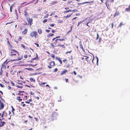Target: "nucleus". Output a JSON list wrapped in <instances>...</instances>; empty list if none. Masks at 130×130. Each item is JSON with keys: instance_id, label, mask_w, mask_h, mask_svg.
I'll return each instance as SVG.
<instances>
[{"instance_id": "obj_6", "label": "nucleus", "mask_w": 130, "mask_h": 130, "mask_svg": "<svg viewBox=\"0 0 130 130\" xmlns=\"http://www.w3.org/2000/svg\"><path fill=\"white\" fill-rule=\"evenodd\" d=\"M26 19L27 20V21L28 22V25H29L30 26H31V25L32 24V18H29L28 17H26Z\"/></svg>"}, {"instance_id": "obj_38", "label": "nucleus", "mask_w": 130, "mask_h": 130, "mask_svg": "<svg viewBox=\"0 0 130 130\" xmlns=\"http://www.w3.org/2000/svg\"><path fill=\"white\" fill-rule=\"evenodd\" d=\"M58 69L57 68H55L53 71V72H56L58 71Z\"/></svg>"}, {"instance_id": "obj_27", "label": "nucleus", "mask_w": 130, "mask_h": 130, "mask_svg": "<svg viewBox=\"0 0 130 130\" xmlns=\"http://www.w3.org/2000/svg\"><path fill=\"white\" fill-rule=\"evenodd\" d=\"M72 26H71V29L70 30H69L67 33V34H69V33L70 32H71V31H72Z\"/></svg>"}, {"instance_id": "obj_56", "label": "nucleus", "mask_w": 130, "mask_h": 130, "mask_svg": "<svg viewBox=\"0 0 130 130\" xmlns=\"http://www.w3.org/2000/svg\"><path fill=\"white\" fill-rule=\"evenodd\" d=\"M65 80L66 82L67 83V82H68V78H65Z\"/></svg>"}, {"instance_id": "obj_26", "label": "nucleus", "mask_w": 130, "mask_h": 130, "mask_svg": "<svg viewBox=\"0 0 130 130\" xmlns=\"http://www.w3.org/2000/svg\"><path fill=\"white\" fill-rule=\"evenodd\" d=\"M22 39V38L21 37H18V40L21 41V40Z\"/></svg>"}, {"instance_id": "obj_5", "label": "nucleus", "mask_w": 130, "mask_h": 130, "mask_svg": "<svg viewBox=\"0 0 130 130\" xmlns=\"http://www.w3.org/2000/svg\"><path fill=\"white\" fill-rule=\"evenodd\" d=\"M66 38L64 36L62 39H57L55 40L54 42L53 43L55 45H56L58 43V40L60 41H63L65 40Z\"/></svg>"}, {"instance_id": "obj_31", "label": "nucleus", "mask_w": 130, "mask_h": 130, "mask_svg": "<svg viewBox=\"0 0 130 130\" xmlns=\"http://www.w3.org/2000/svg\"><path fill=\"white\" fill-rule=\"evenodd\" d=\"M123 24L122 23V22L119 25L118 27H120L122 25H123Z\"/></svg>"}, {"instance_id": "obj_13", "label": "nucleus", "mask_w": 130, "mask_h": 130, "mask_svg": "<svg viewBox=\"0 0 130 130\" xmlns=\"http://www.w3.org/2000/svg\"><path fill=\"white\" fill-rule=\"evenodd\" d=\"M28 31V29L27 28H25L24 29L22 33L23 35H25L27 33Z\"/></svg>"}, {"instance_id": "obj_50", "label": "nucleus", "mask_w": 130, "mask_h": 130, "mask_svg": "<svg viewBox=\"0 0 130 130\" xmlns=\"http://www.w3.org/2000/svg\"><path fill=\"white\" fill-rule=\"evenodd\" d=\"M58 23H62V21L61 20H59V21H58Z\"/></svg>"}, {"instance_id": "obj_40", "label": "nucleus", "mask_w": 130, "mask_h": 130, "mask_svg": "<svg viewBox=\"0 0 130 130\" xmlns=\"http://www.w3.org/2000/svg\"><path fill=\"white\" fill-rule=\"evenodd\" d=\"M99 35L98 34V33H97V37H96V40H97L99 38Z\"/></svg>"}, {"instance_id": "obj_18", "label": "nucleus", "mask_w": 130, "mask_h": 130, "mask_svg": "<svg viewBox=\"0 0 130 130\" xmlns=\"http://www.w3.org/2000/svg\"><path fill=\"white\" fill-rule=\"evenodd\" d=\"M93 1H91L90 2H84L82 3H80V4H87V3H93Z\"/></svg>"}, {"instance_id": "obj_23", "label": "nucleus", "mask_w": 130, "mask_h": 130, "mask_svg": "<svg viewBox=\"0 0 130 130\" xmlns=\"http://www.w3.org/2000/svg\"><path fill=\"white\" fill-rule=\"evenodd\" d=\"M125 10L127 12H130V5L128 8H126Z\"/></svg>"}, {"instance_id": "obj_3", "label": "nucleus", "mask_w": 130, "mask_h": 130, "mask_svg": "<svg viewBox=\"0 0 130 130\" xmlns=\"http://www.w3.org/2000/svg\"><path fill=\"white\" fill-rule=\"evenodd\" d=\"M2 119H0V120H4L5 119H8L10 120L11 119V115H8L5 111H3L1 115Z\"/></svg>"}, {"instance_id": "obj_46", "label": "nucleus", "mask_w": 130, "mask_h": 130, "mask_svg": "<svg viewBox=\"0 0 130 130\" xmlns=\"http://www.w3.org/2000/svg\"><path fill=\"white\" fill-rule=\"evenodd\" d=\"M101 41H102L101 38V37H100L99 39V42L100 43L101 42Z\"/></svg>"}, {"instance_id": "obj_43", "label": "nucleus", "mask_w": 130, "mask_h": 130, "mask_svg": "<svg viewBox=\"0 0 130 130\" xmlns=\"http://www.w3.org/2000/svg\"><path fill=\"white\" fill-rule=\"evenodd\" d=\"M34 44L36 45V46L37 47H39V44H37V43H35Z\"/></svg>"}, {"instance_id": "obj_33", "label": "nucleus", "mask_w": 130, "mask_h": 130, "mask_svg": "<svg viewBox=\"0 0 130 130\" xmlns=\"http://www.w3.org/2000/svg\"><path fill=\"white\" fill-rule=\"evenodd\" d=\"M24 15L25 16H26L28 15L27 13V12L26 11H24Z\"/></svg>"}, {"instance_id": "obj_1", "label": "nucleus", "mask_w": 130, "mask_h": 130, "mask_svg": "<svg viewBox=\"0 0 130 130\" xmlns=\"http://www.w3.org/2000/svg\"><path fill=\"white\" fill-rule=\"evenodd\" d=\"M9 54V56L13 59L10 60L11 61L19 60L21 59L19 56V52L15 50L12 49L10 50Z\"/></svg>"}, {"instance_id": "obj_28", "label": "nucleus", "mask_w": 130, "mask_h": 130, "mask_svg": "<svg viewBox=\"0 0 130 130\" xmlns=\"http://www.w3.org/2000/svg\"><path fill=\"white\" fill-rule=\"evenodd\" d=\"M54 35V34H48V35H47V36L48 37H49L50 36H52Z\"/></svg>"}, {"instance_id": "obj_42", "label": "nucleus", "mask_w": 130, "mask_h": 130, "mask_svg": "<svg viewBox=\"0 0 130 130\" xmlns=\"http://www.w3.org/2000/svg\"><path fill=\"white\" fill-rule=\"evenodd\" d=\"M21 46H22V47L24 48V49H25L26 48V47H25V46L23 44H22L21 45Z\"/></svg>"}, {"instance_id": "obj_51", "label": "nucleus", "mask_w": 130, "mask_h": 130, "mask_svg": "<svg viewBox=\"0 0 130 130\" xmlns=\"http://www.w3.org/2000/svg\"><path fill=\"white\" fill-rule=\"evenodd\" d=\"M26 69L29 70H32V68H26Z\"/></svg>"}, {"instance_id": "obj_19", "label": "nucleus", "mask_w": 130, "mask_h": 130, "mask_svg": "<svg viewBox=\"0 0 130 130\" xmlns=\"http://www.w3.org/2000/svg\"><path fill=\"white\" fill-rule=\"evenodd\" d=\"M57 46H60L62 48H65V46L64 45H61L60 44H58Z\"/></svg>"}, {"instance_id": "obj_4", "label": "nucleus", "mask_w": 130, "mask_h": 130, "mask_svg": "<svg viewBox=\"0 0 130 130\" xmlns=\"http://www.w3.org/2000/svg\"><path fill=\"white\" fill-rule=\"evenodd\" d=\"M38 35L37 32L35 31H32L30 32L29 34L30 38H34L36 39L37 38Z\"/></svg>"}, {"instance_id": "obj_62", "label": "nucleus", "mask_w": 130, "mask_h": 130, "mask_svg": "<svg viewBox=\"0 0 130 130\" xmlns=\"http://www.w3.org/2000/svg\"><path fill=\"white\" fill-rule=\"evenodd\" d=\"M77 17H75L74 18H73L72 19V20H75V19H76V18H77Z\"/></svg>"}, {"instance_id": "obj_12", "label": "nucleus", "mask_w": 130, "mask_h": 130, "mask_svg": "<svg viewBox=\"0 0 130 130\" xmlns=\"http://www.w3.org/2000/svg\"><path fill=\"white\" fill-rule=\"evenodd\" d=\"M18 84L19 85L16 86V87L17 88H23V86H22V84L21 83H18Z\"/></svg>"}, {"instance_id": "obj_7", "label": "nucleus", "mask_w": 130, "mask_h": 130, "mask_svg": "<svg viewBox=\"0 0 130 130\" xmlns=\"http://www.w3.org/2000/svg\"><path fill=\"white\" fill-rule=\"evenodd\" d=\"M55 64V62L54 61H51L50 62L49 65L47 66V67L50 69H51L54 66Z\"/></svg>"}, {"instance_id": "obj_8", "label": "nucleus", "mask_w": 130, "mask_h": 130, "mask_svg": "<svg viewBox=\"0 0 130 130\" xmlns=\"http://www.w3.org/2000/svg\"><path fill=\"white\" fill-rule=\"evenodd\" d=\"M7 44L9 48V50H12V49L13 48V47L12 46V44L10 42L8 39H7Z\"/></svg>"}, {"instance_id": "obj_63", "label": "nucleus", "mask_w": 130, "mask_h": 130, "mask_svg": "<svg viewBox=\"0 0 130 130\" xmlns=\"http://www.w3.org/2000/svg\"><path fill=\"white\" fill-rule=\"evenodd\" d=\"M76 16L79 15H80V14L79 13H77L76 14Z\"/></svg>"}, {"instance_id": "obj_36", "label": "nucleus", "mask_w": 130, "mask_h": 130, "mask_svg": "<svg viewBox=\"0 0 130 130\" xmlns=\"http://www.w3.org/2000/svg\"><path fill=\"white\" fill-rule=\"evenodd\" d=\"M5 74L7 77H8V71H5Z\"/></svg>"}, {"instance_id": "obj_34", "label": "nucleus", "mask_w": 130, "mask_h": 130, "mask_svg": "<svg viewBox=\"0 0 130 130\" xmlns=\"http://www.w3.org/2000/svg\"><path fill=\"white\" fill-rule=\"evenodd\" d=\"M84 56L85 57V60L88 61V57L86 56Z\"/></svg>"}, {"instance_id": "obj_2", "label": "nucleus", "mask_w": 130, "mask_h": 130, "mask_svg": "<svg viewBox=\"0 0 130 130\" xmlns=\"http://www.w3.org/2000/svg\"><path fill=\"white\" fill-rule=\"evenodd\" d=\"M9 61L6 62V61H5L3 64H2L0 71V75L1 76L4 75L3 74L4 72V71L5 69H6V67L8 68L9 67V66L8 64V63Z\"/></svg>"}, {"instance_id": "obj_20", "label": "nucleus", "mask_w": 130, "mask_h": 130, "mask_svg": "<svg viewBox=\"0 0 130 130\" xmlns=\"http://www.w3.org/2000/svg\"><path fill=\"white\" fill-rule=\"evenodd\" d=\"M11 108H12L11 111H12V113L13 115H14V111H15V109L12 106H11Z\"/></svg>"}, {"instance_id": "obj_47", "label": "nucleus", "mask_w": 130, "mask_h": 130, "mask_svg": "<svg viewBox=\"0 0 130 130\" xmlns=\"http://www.w3.org/2000/svg\"><path fill=\"white\" fill-rule=\"evenodd\" d=\"M36 65V64H35V65H32V64H29V66H31L32 67H33V66H35Z\"/></svg>"}, {"instance_id": "obj_35", "label": "nucleus", "mask_w": 130, "mask_h": 130, "mask_svg": "<svg viewBox=\"0 0 130 130\" xmlns=\"http://www.w3.org/2000/svg\"><path fill=\"white\" fill-rule=\"evenodd\" d=\"M58 61H59L60 62V64H62V61L60 59H58Z\"/></svg>"}, {"instance_id": "obj_22", "label": "nucleus", "mask_w": 130, "mask_h": 130, "mask_svg": "<svg viewBox=\"0 0 130 130\" xmlns=\"http://www.w3.org/2000/svg\"><path fill=\"white\" fill-rule=\"evenodd\" d=\"M58 2L57 1L53 2L52 3H51V5H55L57 4L58 3Z\"/></svg>"}, {"instance_id": "obj_52", "label": "nucleus", "mask_w": 130, "mask_h": 130, "mask_svg": "<svg viewBox=\"0 0 130 130\" xmlns=\"http://www.w3.org/2000/svg\"><path fill=\"white\" fill-rule=\"evenodd\" d=\"M45 31L48 33L50 31V30L48 29H46L45 30Z\"/></svg>"}, {"instance_id": "obj_55", "label": "nucleus", "mask_w": 130, "mask_h": 130, "mask_svg": "<svg viewBox=\"0 0 130 130\" xmlns=\"http://www.w3.org/2000/svg\"><path fill=\"white\" fill-rule=\"evenodd\" d=\"M67 60L66 59H64L63 60V61L64 62V63L66 61H67Z\"/></svg>"}, {"instance_id": "obj_64", "label": "nucleus", "mask_w": 130, "mask_h": 130, "mask_svg": "<svg viewBox=\"0 0 130 130\" xmlns=\"http://www.w3.org/2000/svg\"><path fill=\"white\" fill-rule=\"evenodd\" d=\"M55 13V12H52L50 14V16H52V14H54V13Z\"/></svg>"}, {"instance_id": "obj_61", "label": "nucleus", "mask_w": 130, "mask_h": 130, "mask_svg": "<svg viewBox=\"0 0 130 130\" xmlns=\"http://www.w3.org/2000/svg\"><path fill=\"white\" fill-rule=\"evenodd\" d=\"M0 93H1L2 95H3V92L1 90H0Z\"/></svg>"}, {"instance_id": "obj_49", "label": "nucleus", "mask_w": 130, "mask_h": 130, "mask_svg": "<svg viewBox=\"0 0 130 130\" xmlns=\"http://www.w3.org/2000/svg\"><path fill=\"white\" fill-rule=\"evenodd\" d=\"M0 86L2 87H4V86H3V85L2 84L0 83Z\"/></svg>"}, {"instance_id": "obj_53", "label": "nucleus", "mask_w": 130, "mask_h": 130, "mask_svg": "<svg viewBox=\"0 0 130 130\" xmlns=\"http://www.w3.org/2000/svg\"><path fill=\"white\" fill-rule=\"evenodd\" d=\"M30 94L31 95H34V94L33 92L31 91V92H30Z\"/></svg>"}, {"instance_id": "obj_14", "label": "nucleus", "mask_w": 130, "mask_h": 130, "mask_svg": "<svg viewBox=\"0 0 130 130\" xmlns=\"http://www.w3.org/2000/svg\"><path fill=\"white\" fill-rule=\"evenodd\" d=\"M68 72V70H64L63 71H62L61 73V75H63Z\"/></svg>"}, {"instance_id": "obj_44", "label": "nucleus", "mask_w": 130, "mask_h": 130, "mask_svg": "<svg viewBox=\"0 0 130 130\" xmlns=\"http://www.w3.org/2000/svg\"><path fill=\"white\" fill-rule=\"evenodd\" d=\"M83 21H81V22H79L78 23V24L77 25V26H79V25L80 24V23H82L83 22Z\"/></svg>"}, {"instance_id": "obj_21", "label": "nucleus", "mask_w": 130, "mask_h": 130, "mask_svg": "<svg viewBox=\"0 0 130 130\" xmlns=\"http://www.w3.org/2000/svg\"><path fill=\"white\" fill-rule=\"evenodd\" d=\"M51 47L52 48H54L56 46H55L54 43H50Z\"/></svg>"}, {"instance_id": "obj_17", "label": "nucleus", "mask_w": 130, "mask_h": 130, "mask_svg": "<svg viewBox=\"0 0 130 130\" xmlns=\"http://www.w3.org/2000/svg\"><path fill=\"white\" fill-rule=\"evenodd\" d=\"M36 57H35L32 59H31V61H29L30 62H32L33 60H36L37 59H38V56L37 54H36Z\"/></svg>"}, {"instance_id": "obj_25", "label": "nucleus", "mask_w": 130, "mask_h": 130, "mask_svg": "<svg viewBox=\"0 0 130 130\" xmlns=\"http://www.w3.org/2000/svg\"><path fill=\"white\" fill-rule=\"evenodd\" d=\"M38 32L39 34H41L42 33V30L41 29H38Z\"/></svg>"}, {"instance_id": "obj_57", "label": "nucleus", "mask_w": 130, "mask_h": 130, "mask_svg": "<svg viewBox=\"0 0 130 130\" xmlns=\"http://www.w3.org/2000/svg\"><path fill=\"white\" fill-rule=\"evenodd\" d=\"M18 95H23V93H22V94H21V93H19L18 94Z\"/></svg>"}, {"instance_id": "obj_41", "label": "nucleus", "mask_w": 130, "mask_h": 130, "mask_svg": "<svg viewBox=\"0 0 130 130\" xmlns=\"http://www.w3.org/2000/svg\"><path fill=\"white\" fill-rule=\"evenodd\" d=\"M47 21V19H45L43 21V23H45Z\"/></svg>"}, {"instance_id": "obj_48", "label": "nucleus", "mask_w": 130, "mask_h": 130, "mask_svg": "<svg viewBox=\"0 0 130 130\" xmlns=\"http://www.w3.org/2000/svg\"><path fill=\"white\" fill-rule=\"evenodd\" d=\"M50 25V26L53 27H54L55 25V24H51Z\"/></svg>"}, {"instance_id": "obj_16", "label": "nucleus", "mask_w": 130, "mask_h": 130, "mask_svg": "<svg viewBox=\"0 0 130 130\" xmlns=\"http://www.w3.org/2000/svg\"><path fill=\"white\" fill-rule=\"evenodd\" d=\"M31 82H33L35 83L36 82V80L33 77H30L29 78Z\"/></svg>"}, {"instance_id": "obj_29", "label": "nucleus", "mask_w": 130, "mask_h": 130, "mask_svg": "<svg viewBox=\"0 0 130 130\" xmlns=\"http://www.w3.org/2000/svg\"><path fill=\"white\" fill-rule=\"evenodd\" d=\"M71 11H72V10H67L65 11L64 12V13H68L69 12H71Z\"/></svg>"}, {"instance_id": "obj_9", "label": "nucleus", "mask_w": 130, "mask_h": 130, "mask_svg": "<svg viewBox=\"0 0 130 130\" xmlns=\"http://www.w3.org/2000/svg\"><path fill=\"white\" fill-rule=\"evenodd\" d=\"M79 46H80V48L82 49V51L84 52H85V50L83 48V47L82 45V42L81 41H80L79 42Z\"/></svg>"}, {"instance_id": "obj_15", "label": "nucleus", "mask_w": 130, "mask_h": 130, "mask_svg": "<svg viewBox=\"0 0 130 130\" xmlns=\"http://www.w3.org/2000/svg\"><path fill=\"white\" fill-rule=\"evenodd\" d=\"M16 99L19 102H20L22 100V97L20 96H17Z\"/></svg>"}, {"instance_id": "obj_60", "label": "nucleus", "mask_w": 130, "mask_h": 130, "mask_svg": "<svg viewBox=\"0 0 130 130\" xmlns=\"http://www.w3.org/2000/svg\"><path fill=\"white\" fill-rule=\"evenodd\" d=\"M73 73L75 75H76V73L75 71H73Z\"/></svg>"}, {"instance_id": "obj_54", "label": "nucleus", "mask_w": 130, "mask_h": 130, "mask_svg": "<svg viewBox=\"0 0 130 130\" xmlns=\"http://www.w3.org/2000/svg\"><path fill=\"white\" fill-rule=\"evenodd\" d=\"M11 83L13 86H15L13 82H11Z\"/></svg>"}, {"instance_id": "obj_37", "label": "nucleus", "mask_w": 130, "mask_h": 130, "mask_svg": "<svg viewBox=\"0 0 130 130\" xmlns=\"http://www.w3.org/2000/svg\"><path fill=\"white\" fill-rule=\"evenodd\" d=\"M28 56V54H25L24 55V57L25 58H27Z\"/></svg>"}, {"instance_id": "obj_39", "label": "nucleus", "mask_w": 130, "mask_h": 130, "mask_svg": "<svg viewBox=\"0 0 130 130\" xmlns=\"http://www.w3.org/2000/svg\"><path fill=\"white\" fill-rule=\"evenodd\" d=\"M55 55L54 54H52L51 55V56L52 57V58L54 59L55 58Z\"/></svg>"}, {"instance_id": "obj_10", "label": "nucleus", "mask_w": 130, "mask_h": 130, "mask_svg": "<svg viewBox=\"0 0 130 130\" xmlns=\"http://www.w3.org/2000/svg\"><path fill=\"white\" fill-rule=\"evenodd\" d=\"M4 105L3 102L2 101L0 102V110H1L4 107Z\"/></svg>"}, {"instance_id": "obj_11", "label": "nucleus", "mask_w": 130, "mask_h": 130, "mask_svg": "<svg viewBox=\"0 0 130 130\" xmlns=\"http://www.w3.org/2000/svg\"><path fill=\"white\" fill-rule=\"evenodd\" d=\"M2 120H0V127H2L6 124L5 122L2 121Z\"/></svg>"}, {"instance_id": "obj_45", "label": "nucleus", "mask_w": 130, "mask_h": 130, "mask_svg": "<svg viewBox=\"0 0 130 130\" xmlns=\"http://www.w3.org/2000/svg\"><path fill=\"white\" fill-rule=\"evenodd\" d=\"M48 16V14H46V15L44 17V18H47Z\"/></svg>"}, {"instance_id": "obj_59", "label": "nucleus", "mask_w": 130, "mask_h": 130, "mask_svg": "<svg viewBox=\"0 0 130 130\" xmlns=\"http://www.w3.org/2000/svg\"><path fill=\"white\" fill-rule=\"evenodd\" d=\"M70 66V65H69V64H68L67 66V68H69Z\"/></svg>"}, {"instance_id": "obj_32", "label": "nucleus", "mask_w": 130, "mask_h": 130, "mask_svg": "<svg viewBox=\"0 0 130 130\" xmlns=\"http://www.w3.org/2000/svg\"><path fill=\"white\" fill-rule=\"evenodd\" d=\"M71 14H68L67 16L64 17L65 18H68L71 17Z\"/></svg>"}, {"instance_id": "obj_58", "label": "nucleus", "mask_w": 130, "mask_h": 130, "mask_svg": "<svg viewBox=\"0 0 130 130\" xmlns=\"http://www.w3.org/2000/svg\"><path fill=\"white\" fill-rule=\"evenodd\" d=\"M55 31H56L54 30H53L52 31V33H54L55 32Z\"/></svg>"}, {"instance_id": "obj_24", "label": "nucleus", "mask_w": 130, "mask_h": 130, "mask_svg": "<svg viewBox=\"0 0 130 130\" xmlns=\"http://www.w3.org/2000/svg\"><path fill=\"white\" fill-rule=\"evenodd\" d=\"M120 14V13L119 12H116L114 15V17H115L116 16H118Z\"/></svg>"}, {"instance_id": "obj_30", "label": "nucleus", "mask_w": 130, "mask_h": 130, "mask_svg": "<svg viewBox=\"0 0 130 130\" xmlns=\"http://www.w3.org/2000/svg\"><path fill=\"white\" fill-rule=\"evenodd\" d=\"M30 53H31L30 51L28 52V56L29 57H30L31 56V55L30 54Z\"/></svg>"}]
</instances>
